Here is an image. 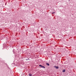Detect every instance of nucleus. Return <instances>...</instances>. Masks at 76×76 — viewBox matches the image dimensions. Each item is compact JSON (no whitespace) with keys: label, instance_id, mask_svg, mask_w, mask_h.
Wrapping results in <instances>:
<instances>
[{"label":"nucleus","instance_id":"obj_6","mask_svg":"<svg viewBox=\"0 0 76 76\" xmlns=\"http://www.w3.org/2000/svg\"><path fill=\"white\" fill-rule=\"evenodd\" d=\"M55 13V12H53L52 13V14H54Z\"/></svg>","mask_w":76,"mask_h":76},{"label":"nucleus","instance_id":"obj_5","mask_svg":"<svg viewBox=\"0 0 76 76\" xmlns=\"http://www.w3.org/2000/svg\"><path fill=\"white\" fill-rule=\"evenodd\" d=\"M29 76H32V74H29Z\"/></svg>","mask_w":76,"mask_h":76},{"label":"nucleus","instance_id":"obj_2","mask_svg":"<svg viewBox=\"0 0 76 76\" xmlns=\"http://www.w3.org/2000/svg\"><path fill=\"white\" fill-rule=\"evenodd\" d=\"M66 72V70L65 69H64L62 71L63 73H64V72Z\"/></svg>","mask_w":76,"mask_h":76},{"label":"nucleus","instance_id":"obj_4","mask_svg":"<svg viewBox=\"0 0 76 76\" xmlns=\"http://www.w3.org/2000/svg\"><path fill=\"white\" fill-rule=\"evenodd\" d=\"M47 65H48V66H50V64L48 63H47L46 64Z\"/></svg>","mask_w":76,"mask_h":76},{"label":"nucleus","instance_id":"obj_3","mask_svg":"<svg viewBox=\"0 0 76 76\" xmlns=\"http://www.w3.org/2000/svg\"><path fill=\"white\" fill-rule=\"evenodd\" d=\"M55 67H56V69H58V66H56Z\"/></svg>","mask_w":76,"mask_h":76},{"label":"nucleus","instance_id":"obj_1","mask_svg":"<svg viewBox=\"0 0 76 76\" xmlns=\"http://www.w3.org/2000/svg\"><path fill=\"white\" fill-rule=\"evenodd\" d=\"M39 66L41 67H42V68H44V69H45V66H43L41 65H39Z\"/></svg>","mask_w":76,"mask_h":76}]
</instances>
